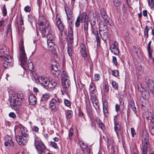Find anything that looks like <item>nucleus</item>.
I'll return each instance as SVG.
<instances>
[{
  "label": "nucleus",
  "mask_w": 154,
  "mask_h": 154,
  "mask_svg": "<svg viewBox=\"0 0 154 154\" xmlns=\"http://www.w3.org/2000/svg\"><path fill=\"white\" fill-rule=\"evenodd\" d=\"M24 96L21 92H19L16 94H13L10 100L11 106L12 109L16 110L20 107L22 103Z\"/></svg>",
  "instance_id": "nucleus-1"
},
{
  "label": "nucleus",
  "mask_w": 154,
  "mask_h": 154,
  "mask_svg": "<svg viewBox=\"0 0 154 154\" xmlns=\"http://www.w3.org/2000/svg\"><path fill=\"white\" fill-rule=\"evenodd\" d=\"M36 82L48 90L53 89L57 84V82L55 80H52L50 82L47 78L42 77L37 78L36 79Z\"/></svg>",
  "instance_id": "nucleus-2"
},
{
  "label": "nucleus",
  "mask_w": 154,
  "mask_h": 154,
  "mask_svg": "<svg viewBox=\"0 0 154 154\" xmlns=\"http://www.w3.org/2000/svg\"><path fill=\"white\" fill-rule=\"evenodd\" d=\"M47 26L46 29L43 28L42 29H40V32L42 34L43 37L45 35L47 31L48 32V34L47 35L46 38L47 41H54L55 37L53 35V32L52 29L50 26H48L47 23Z\"/></svg>",
  "instance_id": "nucleus-3"
},
{
  "label": "nucleus",
  "mask_w": 154,
  "mask_h": 154,
  "mask_svg": "<svg viewBox=\"0 0 154 154\" xmlns=\"http://www.w3.org/2000/svg\"><path fill=\"white\" fill-rule=\"evenodd\" d=\"M21 133L22 136H17L16 137V140L20 145H25L27 143L28 140L27 137L28 134L26 130L23 128L21 130Z\"/></svg>",
  "instance_id": "nucleus-4"
},
{
  "label": "nucleus",
  "mask_w": 154,
  "mask_h": 154,
  "mask_svg": "<svg viewBox=\"0 0 154 154\" xmlns=\"http://www.w3.org/2000/svg\"><path fill=\"white\" fill-rule=\"evenodd\" d=\"M34 144L38 154H46L45 146L43 142L38 138H35ZM47 154H51L48 153Z\"/></svg>",
  "instance_id": "nucleus-5"
},
{
  "label": "nucleus",
  "mask_w": 154,
  "mask_h": 154,
  "mask_svg": "<svg viewBox=\"0 0 154 154\" xmlns=\"http://www.w3.org/2000/svg\"><path fill=\"white\" fill-rule=\"evenodd\" d=\"M19 50L20 51V53L19 54L20 60L22 66L23 67V65H24L26 63L27 59L24 51V47L22 44H21L20 46Z\"/></svg>",
  "instance_id": "nucleus-6"
},
{
  "label": "nucleus",
  "mask_w": 154,
  "mask_h": 154,
  "mask_svg": "<svg viewBox=\"0 0 154 154\" xmlns=\"http://www.w3.org/2000/svg\"><path fill=\"white\" fill-rule=\"evenodd\" d=\"M100 15L101 17L106 23L110 26L112 25V20L107 14L106 11L103 8L100 9Z\"/></svg>",
  "instance_id": "nucleus-7"
},
{
  "label": "nucleus",
  "mask_w": 154,
  "mask_h": 154,
  "mask_svg": "<svg viewBox=\"0 0 154 154\" xmlns=\"http://www.w3.org/2000/svg\"><path fill=\"white\" fill-rule=\"evenodd\" d=\"M142 144L143 145L142 149V154H147V148H149V138H143L142 139Z\"/></svg>",
  "instance_id": "nucleus-8"
},
{
  "label": "nucleus",
  "mask_w": 154,
  "mask_h": 154,
  "mask_svg": "<svg viewBox=\"0 0 154 154\" xmlns=\"http://www.w3.org/2000/svg\"><path fill=\"white\" fill-rule=\"evenodd\" d=\"M4 66L6 68L8 66H12L13 65L12 57L9 55L3 57V59Z\"/></svg>",
  "instance_id": "nucleus-9"
},
{
  "label": "nucleus",
  "mask_w": 154,
  "mask_h": 154,
  "mask_svg": "<svg viewBox=\"0 0 154 154\" xmlns=\"http://www.w3.org/2000/svg\"><path fill=\"white\" fill-rule=\"evenodd\" d=\"M139 102L141 107L143 110H146L150 108V104L147 100L140 98Z\"/></svg>",
  "instance_id": "nucleus-10"
},
{
  "label": "nucleus",
  "mask_w": 154,
  "mask_h": 154,
  "mask_svg": "<svg viewBox=\"0 0 154 154\" xmlns=\"http://www.w3.org/2000/svg\"><path fill=\"white\" fill-rule=\"evenodd\" d=\"M91 31L92 34L94 35L95 36L97 44L100 45V38L97 28L96 26L91 27Z\"/></svg>",
  "instance_id": "nucleus-11"
},
{
  "label": "nucleus",
  "mask_w": 154,
  "mask_h": 154,
  "mask_svg": "<svg viewBox=\"0 0 154 154\" xmlns=\"http://www.w3.org/2000/svg\"><path fill=\"white\" fill-rule=\"evenodd\" d=\"M81 145L84 147L81 149V154H93L90 148H88V146L83 141L81 142Z\"/></svg>",
  "instance_id": "nucleus-12"
},
{
  "label": "nucleus",
  "mask_w": 154,
  "mask_h": 154,
  "mask_svg": "<svg viewBox=\"0 0 154 154\" xmlns=\"http://www.w3.org/2000/svg\"><path fill=\"white\" fill-rule=\"evenodd\" d=\"M110 49L112 53L115 55H118L119 53L118 43L116 42H114L112 44Z\"/></svg>",
  "instance_id": "nucleus-13"
},
{
  "label": "nucleus",
  "mask_w": 154,
  "mask_h": 154,
  "mask_svg": "<svg viewBox=\"0 0 154 154\" xmlns=\"http://www.w3.org/2000/svg\"><path fill=\"white\" fill-rule=\"evenodd\" d=\"M90 99L94 107L97 111H98L100 109L99 103L96 96L90 97Z\"/></svg>",
  "instance_id": "nucleus-14"
},
{
  "label": "nucleus",
  "mask_w": 154,
  "mask_h": 154,
  "mask_svg": "<svg viewBox=\"0 0 154 154\" xmlns=\"http://www.w3.org/2000/svg\"><path fill=\"white\" fill-rule=\"evenodd\" d=\"M62 85L63 89L65 90H66L69 88L70 85V82L68 78L63 77L62 79Z\"/></svg>",
  "instance_id": "nucleus-15"
},
{
  "label": "nucleus",
  "mask_w": 154,
  "mask_h": 154,
  "mask_svg": "<svg viewBox=\"0 0 154 154\" xmlns=\"http://www.w3.org/2000/svg\"><path fill=\"white\" fill-rule=\"evenodd\" d=\"M0 56H3V57L9 55L8 49L3 45L0 46Z\"/></svg>",
  "instance_id": "nucleus-16"
},
{
  "label": "nucleus",
  "mask_w": 154,
  "mask_h": 154,
  "mask_svg": "<svg viewBox=\"0 0 154 154\" xmlns=\"http://www.w3.org/2000/svg\"><path fill=\"white\" fill-rule=\"evenodd\" d=\"M47 23L48 24V26H49V25L48 23L46 21V20L45 19L42 17H39V21L38 22V24L39 26H42V29L44 27L45 29H46V27L47 26ZM42 29L41 28H40V29Z\"/></svg>",
  "instance_id": "nucleus-17"
},
{
  "label": "nucleus",
  "mask_w": 154,
  "mask_h": 154,
  "mask_svg": "<svg viewBox=\"0 0 154 154\" xmlns=\"http://www.w3.org/2000/svg\"><path fill=\"white\" fill-rule=\"evenodd\" d=\"M65 10L66 14L68 20H72L73 17L72 11L67 7H65Z\"/></svg>",
  "instance_id": "nucleus-18"
},
{
  "label": "nucleus",
  "mask_w": 154,
  "mask_h": 154,
  "mask_svg": "<svg viewBox=\"0 0 154 154\" xmlns=\"http://www.w3.org/2000/svg\"><path fill=\"white\" fill-rule=\"evenodd\" d=\"M148 88L151 92L154 94V83L151 80L148 79L147 82Z\"/></svg>",
  "instance_id": "nucleus-19"
},
{
  "label": "nucleus",
  "mask_w": 154,
  "mask_h": 154,
  "mask_svg": "<svg viewBox=\"0 0 154 154\" xmlns=\"http://www.w3.org/2000/svg\"><path fill=\"white\" fill-rule=\"evenodd\" d=\"M77 17L79 18L81 23L86 22L88 19V16L85 12H83L81 14Z\"/></svg>",
  "instance_id": "nucleus-20"
},
{
  "label": "nucleus",
  "mask_w": 154,
  "mask_h": 154,
  "mask_svg": "<svg viewBox=\"0 0 154 154\" xmlns=\"http://www.w3.org/2000/svg\"><path fill=\"white\" fill-rule=\"evenodd\" d=\"M95 89V87L94 85L93 84H91L89 88L90 97H92V96H96V94H97V91Z\"/></svg>",
  "instance_id": "nucleus-21"
},
{
  "label": "nucleus",
  "mask_w": 154,
  "mask_h": 154,
  "mask_svg": "<svg viewBox=\"0 0 154 154\" xmlns=\"http://www.w3.org/2000/svg\"><path fill=\"white\" fill-rule=\"evenodd\" d=\"M28 100L31 105H34L36 103L37 100L36 97L33 94H30L29 96Z\"/></svg>",
  "instance_id": "nucleus-22"
},
{
  "label": "nucleus",
  "mask_w": 154,
  "mask_h": 154,
  "mask_svg": "<svg viewBox=\"0 0 154 154\" xmlns=\"http://www.w3.org/2000/svg\"><path fill=\"white\" fill-rule=\"evenodd\" d=\"M51 72L54 76L57 77L59 75L60 71L58 70L57 67L56 65H54L52 66L51 69Z\"/></svg>",
  "instance_id": "nucleus-23"
},
{
  "label": "nucleus",
  "mask_w": 154,
  "mask_h": 154,
  "mask_svg": "<svg viewBox=\"0 0 154 154\" xmlns=\"http://www.w3.org/2000/svg\"><path fill=\"white\" fill-rule=\"evenodd\" d=\"M99 31H103V32H108L107 26L105 23H103L102 22H100L99 24Z\"/></svg>",
  "instance_id": "nucleus-24"
},
{
  "label": "nucleus",
  "mask_w": 154,
  "mask_h": 154,
  "mask_svg": "<svg viewBox=\"0 0 154 154\" xmlns=\"http://www.w3.org/2000/svg\"><path fill=\"white\" fill-rule=\"evenodd\" d=\"M80 53L82 57L85 58L87 57V54L85 50V47L84 44H82L80 46Z\"/></svg>",
  "instance_id": "nucleus-25"
},
{
  "label": "nucleus",
  "mask_w": 154,
  "mask_h": 154,
  "mask_svg": "<svg viewBox=\"0 0 154 154\" xmlns=\"http://www.w3.org/2000/svg\"><path fill=\"white\" fill-rule=\"evenodd\" d=\"M114 129L117 135L119 132L120 131L121 129V125L119 122H116L115 119H114Z\"/></svg>",
  "instance_id": "nucleus-26"
},
{
  "label": "nucleus",
  "mask_w": 154,
  "mask_h": 154,
  "mask_svg": "<svg viewBox=\"0 0 154 154\" xmlns=\"http://www.w3.org/2000/svg\"><path fill=\"white\" fill-rule=\"evenodd\" d=\"M141 92H142V97L140 98H143L147 100L150 97L149 93L148 91L145 90L143 91H141Z\"/></svg>",
  "instance_id": "nucleus-27"
},
{
  "label": "nucleus",
  "mask_w": 154,
  "mask_h": 154,
  "mask_svg": "<svg viewBox=\"0 0 154 154\" xmlns=\"http://www.w3.org/2000/svg\"><path fill=\"white\" fill-rule=\"evenodd\" d=\"M54 41H47L48 47L49 49L51 51H54L55 48L54 47L55 45Z\"/></svg>",
  "instance_id": "nucleus-28"
},
{
  "label": "nucleus",
  "mask_w": 154,
  "mask_h": 154,
  "mask_svg": "<svg viewBox=\"0 0 154 154\" xmlns=\"http://www.w3.org/2000/svg\"><path fill=\"white\" fill-rule=\"evenodd\" d=\"M107 103L106 101H104L103 103V112L105 116H106L108 113L107 109H108V106L107 104Z\"/></svg>",
  "instance_id": "nucleus-29"
},
{
  "label": "nucleus",
  "mask_w": 154,
  "mask_h": 154,
  "mask_svg": "<svg viewBox=\"0 0 154 154\" xmlns=\"http://www.w3.org/2000/svg\"><path fill=\"white\" fill-rule=\"evenodd\" d=\"M5 145L6 146H14V143L11 137H9V139L5 142Z\"/></svg>",
  "instance_id": "nucleus-30"
},
{
  "label": "nucleus",
  "mask_w": 154,
  "mask_h": 154,
  "mask_svg": "<svg viewBox=\"0 0 154 154\" xmlns=\"http://www.w3.org/2000/svg\"><path fill=\"white\" fill-rule=\"evenodd\" d=\"M50 97V95L49 93H45L43 94L41 97V101L43 102L48 100Z\"/></svg>",
  "instance_id": "nucleus-31"
},
{
  "label": "nucleus",
  "mask_w": 154,
  "mask_h": 154,
  "mask_svg": "<svg viewBox=\"0 0 154 154\" xmlns=\"http://www.w3.org/2000/svg\"><path fill=\"white\" fill-rule=\"evenodd\" d=\"M67 51L68 54L71 57L72 55V45L71 44H68Z\"/></svg>",
  "instance_id": "nucleus-32"
},
{
  "label": "nucleus",
  "mask_w": 154,
  "mask_h": 154,
  "mask_svg": "<svg viewBox=\"0 0 154 154\" xmlns=\"http://www.w3.org/2000/svg\"><path fill=\"white\" fill-rule=\"evenodd\" d=\"M147 50L148 53V57L150 59L152 58V54L153 52V48L151 46L147 47Z\"/></svg>",
  "instance_id": "nucleus-33"
},
{
  "label": "nucleus",
  "mask_w": 154,
  "mask_h": 154,
  "mask_svg": "<svg viewBox=\"0 0 154 154\" xmlns=\"http://www.w3.org/2000/svg\"><path fill=\"white\" fill-rule=\"evenodd\" d=\"M113 4L115 7H119L121 4V0H113Z\"/></svg>",
  "instance_id": "nucleus-34"
},
{
  "label": "nucleus",
  "mask_w": 154,
  "mask_h": 154,
  "mask_svg": "<svg viewBox=\"0 0 154 154\" xmlns=\"http://www.w3.org/2000/svg\"><path fill=\"white\" fill-rule=\"evenodd\" d=\"M100 36L103 40H106L108 38V32H103V34Z\"/></svg>",
  "instance_id": "nucleus-35"
},
{
  "label": "nucleus",
  "mask_w": 154,
  "mask_h": 154,
  "mask_svg": "<svg viewBox=\"0 0 154 154\" xmlns=\"http://www.w3.org/2000/svg\"><path fill=\"white\" fill-rule=\"evenodd\" d=\"M96 121L97 124L99 125V127L101 128L102 130L104 129V125L100 119H97L96 120Z\"/></svg>",
  "instance_id": "nucleus-36"
},
{
  "label": "nucleus",
  "mask_w": 154,
  "mask_h": 154,
  "mask_svg": "<svg viewBox=\"0 0 154 154\" xmlns=\"http://www.w3.org/2000/svg\"><path fill=\"white\" fill-rule=\"evenodd\" d=\"M151 116H152L151 112H146L143 115L144 118L146 119H150Z\"/></svg>",
  "instance_id": "nucleus-37"
},
{
  "label": "nucleus",
  "mask_w": 154,
  "mask_h": 154,
  "mask_svg": "<svg viewBox=\"0 0 154 154\" xmlns=\"http://www.w3.org/2000/svg\"><path fill=\"white\" fill-rule=\"evenodd\" d=\"M59 22H58L57 24L58 29L60 31H62L64 29V26L62 22L60 23Z\"/></svg>",
  "instance_id": "nucleus-38"
},
{
  "label": "nucleus",
  "mask_w": 154,
  "mask_h": 154,
  "mask_svg": "<svg viewBox=\"0 0 154 154\" xmlns=\"http://www.w3.org/2000/svg\"><path fill=\"white\" fill-rule=\"evenodd\" d=\"M68 44H72L73 42V35H68Z\"/></svg>",
  "instance_id": "nucleus-39"
},
{
  "label": "nucleus",
  "mask_w": 154,
  "mask_h": 154,
  "mask_svg": "<svg viewBox=\"0 0 154 154\" xmlns=\"http://www.w3.org/2000/svg\"><path fill=\"white\" fill-rule=\"evenodd\" d=\"M149 6L152 9L154 8V0H147Z\"/></svg>",
  "instance_id": "nucleus-40"
},
{
  "label": "nucleus",
  "mask_w": 154,
  "mask_h": 154,
  "mask_svg": "<svg viewBox=\"0 0 154 154\" xmlns=\"http://www.w3.org/2000/svg\"><path fill=\"white\" fill-rule=\"evenodd\" d=\"M142 138H149L148 133L146 130H144L142 132Z\"/></svg>",
  "instance_id": "nucleus-41"
},
{
  "label": "nucleus",
  "mask_w": 154,
  "mask_h": 154,
  "mask_svg": "<svg viewBox=\"0 0 154 154\" xmlns=\"http://www.w3.org/2000/svg\"><path fill=\"white\" fill-rule=\"evenodd\" d=\"M149 30V28L147 26H146L145 27V28L144 30V34L146 38H147L148 36V32Z\"/></svg>",
  "instance_id": "nucleus-42"
},
{
  "label": "nucleus",
  "mask_w": 154,
  "mask_h": 154,
  "mask_svg": "<svg viewBox=\"0 0 154 154\" xmlns=\"http://www.w3.org/2000/svg\"><path fill=\"white\" fill-rule=\"evenodd\" d=\"M72 112L70 110H68L67 112L66 113V116L67 119L70 118L72 115Z\"/></svg>",
  "instance_id": "nucleus-43"
},
{
  "label": "nucleus",
  "mask_w": 154,
  "mask_h": 154,
  "mask_svg": "<svg viewBox=\"0 0 154 154\" xmlns=\"http://www.w3.org/2000/svg\"><path fill=\"white\" fill-rule=\"evenodd\" d=\"M96 19L95 18H92L90 21V23L91 24V27L96 26Z\"/></svg>",
  "instance_id": "nucleus-44"
},
{
  "label": "nucleus",
  "mask_w": 154,
  "mask_h": 154,
  "mask_svg": "<svg viewBox=\"0 0 154 154\" xmlns=\"http://www.w3.org/2000/svg\"><path fill=\"white\" fill-rule=\"evenodd\" d=\"M112 84L113 87L116 90H117L118 88V85L117 83L115 81H113L112 82Z\"/></svg>",
  "instance_id": "nucleus-45"
},
{
  "label": "nucleus",
  "mask_w": 154,
  "mask_h": 154,
  "mask_svg": "<svg viewBox=\"0 0 154 154\" xmlns=\"http://www.w3.org/2000/svg\"><path fill=\"white\" fill-rule=\"evenodd\" d=\"M74 130L72 128H70L69 130V137L70 139H72V136L73 134Z\"/></svg>",
  "instance_id": "nucleus-46"
},
{
  "label": "nucleus",
  "mask_w": 154,
  "mask_h": 154,
  "mask_svg": "<svg viewBox=\"0 0 154 154\" xmlns=\"http://www.w3.org/2000/svg\"><path fill=\"white\" fill-rule=\"evenodd\" d=\"M149 130L151 134L154 136V125H150Z\"/></svg>",
  "instance_id": "nucleus-47"
},
{
  "label": "nucleus",
  "mask_w": 154,
  "mask_h": 154,
  "mask_svg": "<svg viewBox=\"0 0 154 154\" xmlns=\"http://www.w3.org/2000/svg\"><path fill=\"white\" fill-rule=\"evenodd\" d=\"M2 13L4 16H5L7 14V9L5 7V5H4L3 6V9L2 11Z\"/></svg>",
  "instance_id": "nucleus-48"
},
{
  "label": "nucleus",
  "mask_w": 154,
  "mask_h": 154,
  "mask_svg": "<svg viewBox=\"0 0 154 154\" xmlns=\"http://www.w3.org/2000/svg\"><path fill=\"white\" fill-rule=\"evenodd\" d=\"M56 103H57V102L56 99L54 98L52 99L50 101V105H56L55 104Z\"/></svg>",
  "instance_id": "nucleus-49"
},
{
  "label": "nucleus",
  "mask_w": 154,
  "mask_h": 154,
  "mask_svg": "<svg viewBox=\"0 0 154 154\" xmlns=\"http://www.w3.org/2000/svg\"><path fill=\"white\" fill-rule=\"evenodd\" d=\"M89 24V22L87 21L86 22L84 23V29L85 31H87V32H88L87 31L88 29V25Z\"/></svg>",
  "instance_id": "nucleus-50"
},
{
  "label": "nucleus",
  "mask_w": 154,
  "mask_h": 154,
  "mask_svg": "<svg viewBox=\"0 0 154 154\" xmlns=\"http://www.w3.org/2000/svg\"><path fill=\"white\" fill-rule=\"evenodd\" d=\"M19 24L20 26H22L23 24V20L21 14H20L19 17Z\"/></svg>",
  "instance_id": "nucleus-51"
},
{
  "label": "nucleus",
  "mask_w": 154,
  "mask_h": 154,
  "mask_svg": "<svg viewBox=\"0 0 154 154\" xmlns=\"http://www.w3.org/2000/svg\"><path fill=\"white\" fill-rule=\"evenodd\" d=\"M80 20L79 18H77L75 22V26L76 27H79L80 25Z\"/></svg>",
  "instance_id": "nucleus-52"
},
{
  "label": "nucleus",
  "mask_w": 154,
  "mask_h": 154,
  "mask_svg": "<svg viewBox=\"0 0 154 154\" xmlns=\"http://www.w3.org/2000/svg\"><path fill=\"white\" fill-rule=\"evenodd\" d=\"M112 74L116 77L118 76L119 75V72L117 70L112 71Z\"/></svg>",
  "instance_id": "nucleus-53"
},
{
  "label": "nucleus",
  "mask_w": 154,
  "mask_h": 154,
  "mask_svg": "<svg viewBox=\"0 0 154 154\" xmlns=\"http://www.w3.org/2000/svg\"><path fill=\"white\" fill-rule=\"evenodd\" d=\"M109 86L108 85V84H106L103 89L104 91L108 92L109 91Z\"/></svg>",
  "instance_id": "nucleus-54"
},
{
  "label": "nucleus",
  "mask_w": 154,
  "mask_h": 154,
  "mask_svg": "<svg viewBox=\"0 0 154 154\" xmlns=\"http://www.w3.org/2000/svg\"><path fill=\"white\" fill-rule=\"evenodd\" d=\"M150 120L151 125H154V116H151L150 119H149Z\"/></svg>",
  "instance_id": "nucleus-55"
},
{
  "label": "nucleus",
  "mask_w": 154,
  "mask_h": 154,
  "mask_svg": "<svg viewBox=\"0 0 154 154\" xmlns=\"http://www.w3.org/2000/svg\"><path fill=\"white\" fill-rule=\"evenodd\" d=\"M62 79H63V77H67V78H68V79H69V77L68 76V74L65 71H63L62 72Z\"/></svg>",
  "instance_id": "nucleus-56"
},
{
  "label": "nucleus",
  "mask_w": 154,
  "mask_h": 154,
  "mask_svg": "<svg viewBox=\"0 0 154 154\" xmlns=\"http://www.w3.org/2000/svg\"><path fill=\"white\" fill-rule=\"evenodd\" d=\"M50 106L53 110L55 112L57 111V109L56 105H50Z\"/></svg>",
  "instance_id": "nucleus-57"
},
{
  "label": "nucleus",
  "mask_w": 154,
  "mask_h": 154,
  "mask_svg": "<svg viewBox=\"0 0 154 154\" xmlns=\"http://www.w3.org/2000/svg\"><path fill=\"white\" fill-rule=\"evenodd\" d=\"M24 10L26 12H29L31 10V8L29 6H27L25 7Z\"/></svg>",
  "instance_id": "nucleus-58"
},
{
  "label": "nucleus",
  "mask_w": 154,
  "mask_h": 154,
  "mask_svg": "<svg viewBox=\"0 0 154 154\" xmlns=\"http://www.w3.org/2000/svg\"><path fill=\"white\" fill-rule=\"evenodd\" d=\"M11 25L10 24H9L8 26V29L6 32L7 34H8L9 32H11Z\"/></svg>",
  "instance_id": "nucleus-59"
},
{
  "label": "nucleus",
  "mask_w": 154,
  "mask_h": 154,
  "mask_svg": "<svg viewBox=\"0 0 154 154\" xmlns=\"http://www.w3.org/2000/svg\"><path fill=\"white\" fill-rule=\"evenodd\" d=\"M28 66L29 69H32V63L30 61H29V60L28 61Z\"/></svg>",
  "instance_id": "nucleus-60"
},
{
  "label": "nucleus",
  "mask_w": 154,
  "mask_h": 154,
  "mask_svg": "<svg viewBox=\"0 0 154 154\" xmlns=\"http://www.w3.org/2000/svg\"><path fill=\"white\" fill-rule=\"evenodd\" d=\"M100 78V75L98 74H95L94 75V79L96 81H97L99 80Z\"/></svg>",
  "instance_id": "nucleus-61"
},
{
  "label": "nucleus",
  "mask_w": 154,
  "mask_h": 154,
  "mask_svg": "<svg viewBox=\"0 0 154 154\" xmlns=\"http://www.w3.org/2000/svg\"><path fill=\"white\" fill-rule=\"evenodd\" d=\"M64 103L65 105L67 106H69L71 105L70 102L68 100H65Z\"/></svg>",
  "instance_id": "nucleus-62"
},
{
  "label": "nucleus",
  "mask_w": 154,
  "mask_h": 154,
  "mask_svg": "<svg viewBox=\"0 0 154 154\" xmlns=\"http://www.w3.org/2000/svg\"><path fill=\"white\" fill-rule=\"evenodd\" d=\"M51 146L54 147L55 148H57L58 147L57 144L54 142H51Z\"/></svg>",
  "instance_id": "nucleus-63"
},
{
  "label": "nucleus",
  "mask_w": 154,
  "mask_h": 154,
  "mask_svg": "<svg viewBox=\"0 0 154 154\" xmlns=\"http://www.w3.org/2000/svg\"><path fill=\"white\" fill-rule=\"evenodd\" d=\"M9 116L13 118H14L16 116L15 114L13 112H11L9 113Z\"/></svg>",
  "instance_id": "nucleus-64"
}]
</instances>
